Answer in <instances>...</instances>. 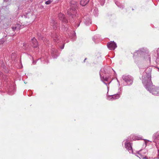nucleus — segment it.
Instances as JSON below:
<instances>
[{"mask_svg":"<svg viewBox=\"0 0 159 159\" xmlns=\"http://www.w3.org/2000/svg\"><path fill=\"white\" fill-rule=\"evenodd\" d=\"M152 69L150 68H148L143 73L144 75L142 76V81L146 89L148 88L152 84L151 81Z\"/></svg>","mask_w":159,"mask_h":159,"instance_id":"1","label":"nucleus"},{"mask_svg":"<svg viewBox=\"0 0 159 159\" xmlns=\"http://www.w3.org/2000/svg\"><path fill=\"white\" fill-rule=\"evenodd\" d=\"M78 3L77 2L72 0L70 3V8L67 11V14L69 19H71L75 16L77 14Z\"/></svg>","mask_w":159,"mask_h":159,"instance_id":"2","label":"nucleus"},{"mask_svg":"<svg viewBox=\"0 0 159 159\" xmlns=\"http://www.w3.org/2000/svg\"><path fill=\"white\" fill-rule=\"evenodd\" d=\"M150 93L152 94L157 96H159V88L155 87L152 84L150 87L146 89Z\"/></svg>","mask_w":159,"mask_h":159,"instance_id":"3","label":"nucleus"},{"mask_svg":"<svg viewBox=\"0 0 159 159\" xmlns=\"http://www.w3.org/2000/svg\"><path fill=\"white\" fill-rule=\"evenodd\" d=\"M124 80L128 84L130 85L132 84L133 79V78L130 75H124L122 77Z\"/></svg>","mask_w":159,"mask_h":159,"instance_id":"4","label":"nucleus"},{"mask_svg":"<svg viewBox=\"0 0 159 159\" xmlns=\"http://www.w3.org/2000/svg\"><path fill=\"white\" fill-rule=\"evenodd\" d=\"M132 143L127 141L125 143V147L128 151L130 153H133L132 147Z\"/></svg>","mask_w":159,"mask_h":159,"instance_id":"5","label":"nucleus"},{"mask_svg":"<svg viewBox=\"0 0 159 159\" xmlns=\"http://www.w3.org/2000/svg\"><path fill=\"white\" fill-rule=\"evenodd\" d=\"M137 153L140 156V157L138 156L140 158H144L146 154L147 153V150L146 149L141 150L137 152Z\"/></svg>","mask_w":159,"mask_h":159,"instance_id":"6","label":"nucleus"},{"mask_svg":"<svg viewBox=\"0 0 159 159\" xmlns=\"http://www.w3.org/2000/svg\"><path fill=\"white\" fill-rule=\"evenodd\" d=\"M84 24L86 25H89L91 24L92 21L89 16L87 15L83 17Z\"/></svg>","mask_w":159,"mask_h":159,"instance_id":"7","label":"nucleus"},{"mask_svg":"<svg viewBox=\"0 0 159 159\" xmlns=\"http://www.w3.org/2000/svg\"><path fill=\"white\" fill-rule=\"evenodd\" d=\"M107 46L109 49L111 50H114L116 47V44L114 41H111L107 44Z\"/></svg>","mask_w":159,"mask_h":159,"instance_id":"8","label":"nucleus"},{"mask_svg":"<svg viewBox=\"0 0 159 159\" xmlns=\"http://www.w3.org/2000/svg\"><path fill=\"white\" fill-rule=\"evenodd\" d=\"M104 71V69H101L100 72V75L101 80L102 81H107L108 78L106 77H104L105 75L103 74V73Z\"/></svg>","mask_w":159,"mask_h":159,"instance_id":"9","label":"nucleus"},{"mask_svg":"<svg viewBox=\"0 0 159 159\" xmlns=\"http://www.w3.org/2000/svg\"><path fill=\"white\" fill-rule=\"evenodd\" d=\"M120 97L119 94H116L109 95L107 96V99L108 100H113L119 98Z\"/></svg>","mask_w":159,"mask_h":159,"instance_id":"10","label":"nucleus"},{"mask_svg":"<svg viewBox=\"0 0 159 159\" xmlns=\"http://www.w3.org/2000/svg\"><path fill=\"white\" fill-rule=\"evenodd\" d=\"M58 17L59 19L63 22L66 23L68 22L67 20L66 19L63 14L61 13H59L58 14Z\"/></svg>","mask_w":159,"mask_h":159,"instance_id":"11","label":"nucleus"},{"mask_svg":"<svg viewBox=\"0 0 159 159\" xmlns=\"http://www.w3.org/2000/svg\"><path fill=\"white\" fill-rule=\"evenodd\" d=\"M31 45L35 48H37L38 46V43L37 40L34 38L32 39Z\"/></svg>","mask_w":159,"mask_h":159,"instance_id":"12","label":"nucleus"},{"mask_svg":"<svg viewBox=\"0 0 159 159\" xmlns=\"http://www.w3.org/2000/svg\"><path fill=\"white\" fill-rule=\"evenodd\" d=\"M57 50L56 49H55V48H52V56L54 58H56L57 57V55L56 54V53H57Z\"/></svg>","mask_w":159,"mask_h":159,"instance_id":"13","label":"nucleus"},{"mask_svg":"<svg viewBox=\"0 0 159 159\" xmlns=\"http://www.w3.org/2000/svg\"><path fill=\"white\" fill-rule=\"evenodd\" d=\"M144 140V144L143 146L145 147L147 145H148L150 144H152L153 142V140L152 141H149V140Z\"/></svg>","mask_w":159,"mask_h":159,"instance_id":"14","label":"nucleus"},{"mask_svg":"<svg viewBox=\"0 0 159 159\" xmlns=\"http://www.w3.org/2000/svg\"><path fill=\"white\" fill-rule=\"evenodd\" d=\"M142 137L140 136H135L134 134H132L130 136V139H143Z\"/></svg>","mask_w":159,"mask_h":159,"instance_id":"15","label":"nucleus"},{"mask_svg":"<svg viewBox=\"0 0 159 159\" xmlns=\"http://www.w3.org/2000/svg\"><path fill=\"white\" fill-rule=\"evenodd\" d=\"M144 53V52H143V49L141 48L139 49L138 50L136 51V52H134V55H136V54H137L138 55H141L142 54Z\"/></svg>","mask_w":159,"mask_h":159,"instance_id":"16","label":"nucleus"},{"mask_svg":"<svg viewBox=\"0 0 159 159\" xmlns=\"http://www.w3.org/2000/svg\"><path fill=\"white\" fill-rule=\"evenodd\" d=\"M89 0H80V4L82 6L86 5L89 2Z\"/></svg>","mask_w":159,"mask_h":159,"instance_id":"17","label":"nucleus"},{"mask_svg":"<svg viewBox=\"0 0 159 159\" xmlns=\"http://www.w3.org/2000/svg\"><path fill=\"white\" fill-rule=\"evenodd\" d=\"M12 87H10L8 89V93L9 95H13L14 92H15V90L14 89H12Z\"/></svg>","mask_w":159,"mask_h":159,"instance_id":"18","label":"nucleus"},{"mask_svg":"<svg viewBox=\"0 0 159 159\" xmlns=\"http://www.w3.org/2000/svg\"><path fill=\"white\" fill-rule=\"evenodd\" d=\"M53 37L54 41L57 42V43H59V42L58 41L59 40V37L57 34H54Z\"/></svg>","mask_w":159,"mask_h":159,"instance_id":"19","label":"nucleus"},{"mask_svg":"<svg viewBox=\"0 0 159 159\" xmlns=\"http://www.w3.org/2000/svg\"><path fill=\"white\" fill-rule=\"evenodd\" d=\"M153 139H159V132H157L155 133L153 135Z\"/></svg>","mask_w":159,"mask_h":159,"instance_id":"20","label":"nucleus"},{"mask_svg":"<svg viewBox=\"0 0 159 159\" xmlns=\"http://www.w3.org/2000/svg\"><path fill=\"white\" fill-rule=\"evenodd\" d=\"M20 25L19 24H16L14 26L12 27V29L13 31H14L15 30H18L20 29Z\"/></svg>","mask_w":159,"mask_h":159,"instance_id":"21","label":"nucleus"},{"mask_svg":"<svg viewBox=\"0 0 159 159\" xmlns=\"http://www.w3.org/2000/svg\"><path fill=\"white\" fill-rule=\"evenodd\" d=\"M153 142L154 143L157 148H159V140H153Z\"/></svg>","mask_w":159,"mask_h":159,"instance_id":"22","label":"nucleus"},{"mask_svg":"<svg viewBox=\"0 0 159 159\" xmlns=\"http://www.w3.org/2000/svg\"><path fill=\"white\" fill-rule=\"evenodd\" d=\"M52 24L53 28L54 29H57V23L55 22V21H54L53 20H52Z\"/></svg>","mask_w":159,"mask_h":159,"instance_id":"23","label":"nucleus"},{"mask_svg":"<svg viewBox=\"0 0 159 159\" xmlns=\"http://www.w3.org/2000/svg\"><path fill=\"white\" fill-rule=\"evenodd\" d=\"M1 77L2 78V79L5 81H6L8 79V77L6 75H4L2 73Z\"/></svg>","mask_w":159,"mask_h":159,"instance_id":"24","label":"nucleus"},{"mask_svg":"<svg viewBox=\"0 0 159 159\" xmlns=\"http://www.w3.org/2000/svg\"><path fill=\"white\" fill-rule=\"evenodd\" d=\"M100 4L101 5H103L105 3V0H98Z\"/></svg>","mask_w":159,"mask_h":159,"instance_id":"25","label":"nucleus"},{"mask_svg":"<svg viewBox=\"0 0 159 159\" xmlns=\"http://www.w3.org/2000/svg\"><path fill=\"white\" fill-rule=\"evenodd\" d=\"M53 1V0H48L45 2V4L47 5L50 4Z\"/></svg>","mask_w":159,"mask_h":159,"instance_id":"26","label":"nucleus"},{"mask_svg":"<svg viewBox=\"0 0 159 159\" xmlns=\"http://www.w3.org/2000/svg\"><path fill=\"white\" fill-rule=\"evenodd\" d=\"M5 42L4 40L3 39H0V44H3Z\"/></svg>","mask_w":159,"mask_h":159,"instance_id":"27","label":"nucleus"},{"mask_svg":"<svg viewBox=\"0 0 159 159\" xmlns=\"http://www.w3.org/2000/svg\"><path fill=\"white\" fill-rule=\"evenodd\" d=\"M80 23L79 22V21H78L76 23V26L78 27L80 25Z\"/></svg>","mask_w":159,"mask_h":159,"instance_id":"28","label":"nucleus"},{"mask_svg":"<svg viewBox=\"0 0 159 159\" xmlns=\"http://www.w3.org/2000/svg\"><path fill=\"white\" fill-rule=\"evenodd\" d=\"M158 150V154L157 157V158L159 159V148L157 149Z\"/></svg>","mask_w":159,"mask_h":159,"instance_id":"29","label":"nucleus"},{"mask_svg":"<svg viewBox=\"0 0 159 159\" xmlns=\"http://www.w3.org/2000/svg\"><path fill=\"white\" fill-rule=\"evenodd\" d=\"M93 13L95 15V16H97L98 14V12H97V11H96L95 12L93 11Z\"/></svg>","mask_w":159,"mask_h":159,"instance_id":"30","label":"nucleus"},{"mask_svg":"<svg viewBox=\"0 0 159 159\" xmlns=\"http://www.w3.org/2000/svg\"><path fill=\"white\" fill-rule=\"evenodd\" d=\"M63 30L64 31H67V30H68V29H67L66 27H65V26H64V27L63 28Z\"/></svg>","mask_w":159,"mask_h":159,"instance_id":"31","label":"nucleus"},{"mask_svg":"<svg viewBox=\"0 0 159 159\" xmlns=\"http://www.w3.org/2000/svg\"><path fill=\"white\" fill-rule=\"evenodd\" d=\"M64 44H63V45L62 46H60V47L62 49L64 48Z\"/></svg>","mask_w":159,"mask_h":159,"instance_id":"32","label":"nucleus"},{"mask_svg":"<svg viewBox=\"0 0 159 159\" xmlns=\"http://www.w3.org/2000/svg\"><path fill=\"white\" fill-rule=\"evenodd\" d=\"M115 3L118 7H120L119 3L118 2H116Z\"/></svg>","mask_w":159,"mask_h":159,"instance_id":"33","label":"nucleus"},{"mask_svg":"<svg viewBox=\"0 0 159 159\" xmlns=\"http://www.w3.org/2000/svg\"><path fill=\"white\" fill-rule=\"evenodd\" d=\"M36 62L35 61H33V64L34 65H35L36 64Z\"/></svg>","mask_w":159,"mask_h":159,"instance_id":"34","label":"nucleus"},{"mask_svg":"<svg viewBox=\"0 0 159 159\" xmlns=\"http://www.w3.org/2000/svg\"><path fill=\"white\" fill-rule=\"evenodd\" d=\"M8 1V0H4V2H7Z\"/></svg>","mask_w":159,"mask_h":159,"instance_id":"35","label":"nucleus"},{"mask_svg":"<svg viewBox=\"0 0 159 159\" xmlns=\"http://www.w3.org/2000/svg\"><path fill=\"white\" fill-rule=\"evenodd\" d=\"M103 83L104 84H105L106 85H107V84L105 82H103Z\"/></svg>","mask_w":159,"mask_h":159,"instance_id":"36","label":"nucleus"},{"mask_svg":"<svg viewBox=\"0 0 159 159\" xmlns=\"http://www.w3.org/2000/svg\"><path fill=\"white\" fill-rule=\"evenodd\" d=\"M86 59H87V58H85L84 59V62H85V61H86Z\"/></svg>","mask_w":159,"mask_h":159,"instance_id":"37","label":"nucleus"},{"mask_svg":"<svg viewBox=\"0 0 159 159\" xmlns=\"http://www.w3.org/2000/svg\"><path fill=\"white\" fill-rule=\"evenodd\" d=\"M107 89H108V87L107 86Z\"/></svg>","mask_w":159,"mask_h":159,"instance_id":"38","label":"nucleus"},{"mask_svg":"<svg viewBox=\"0 0 159 159\" xmlns=\"http://www.w3.org/2000/svg\"><path fill=\"white\" fill-rule=\"evenodd\" d=\"M158 71H159V68H158Z\"/></svg>","mask_w":159,"mask_h":159,"instance_id":"39","label":"nucleus"},{"mask_svg":"<svg viewBox=\"0 0 159 159\" xmlns=\"http://www.w3.org/2000/svg\"><path fill=\"white\" fill-rule=\"evenodd\" d=\"M149 57V58L150 59V57Z\"/></svg>","mask_w":159,"mask_h":159,"instance_id":"40","label":"nucleus"},{"mask_svg":"<svg viewBox=\"0 0 159 159\" xmlns=\"http://www.w3.org/2000/svg\"><path fill=\"white\" fill-rule=\"evenodd\" d=\"M158 1H159V0H157Z\"/></svg>","mask_w":159,"mask_h":159,"instance_id":"41","label":"nucleus"}]
</instances>
